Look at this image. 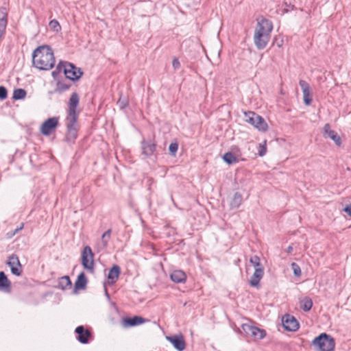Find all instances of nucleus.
Instances as JSON below:
<instances>
[{"instance_id": "72a5a7b5", "label": "nucleus", "mask_w": 351, "mask_h": 351, "mask_svg": "<svg viewBox=\"0 0 351 351\" xmlns=\"http://www.w3.org/2000/svg\"><path fill=\"white\" fill-rule=\"evenodd\" d=\"M283 5L287 7L282 10L283 13H288L290 10H293L296 9L295 5L291 4L290 0H285V1L283 2Z\"/></svg>"}, {"instance_id": "a19ab883", "label": "nucleus", "mask_w": 351, "mask_h": 351, "mask_svg": "<svg viewBox=\"0 0 351 351\" xmlns=\"http://www.w3.org/2000/svg\"><path fill=\"white\" fill-rule=\"evenodd\" d=\"M172 66L174 69H178L180 66V63L179 60L177 58H174L172 61Z\"/></svg>"}, {"instance_id": "2f4dec72", "label": "nucleus", "mask_w": 351, "mask_h": 351, "mask_svg": "<svg viewBox=\"0 0 351 351\" xmlns=\"http://www.w3.org/2000/svg\"><path fill=\"white\" fill-rule=\"evenodd\" d=\"M178 143L176 141L172 142L169 146V153L171 156L175 157L178 150Z\"/></svg>"}, {"instance_id": "a211bd4d", "label": "nucleus", "mask_w": 351, "mask_h": 351, "mask_svg": "<svg viewBox=\"0 0 351 351\" xmlns=\"http://www.w3.org/2000/svg\"><path fill=\"white\" fill-rule=\"evenodd\" d=\"M121 273V267L118 265H113L109 269L107 278L110 285H114Z\"/></svg>"}, {"instance_id": "bb28decb", "label": "nucleus", "mask_w": 351, "mask_h": 351, "mask_svg": "<svg viewBox=\"0 0 351 351\" xmlns=\"http://www.w3.org/2000/svg\"><path fill=\"white\" fill-rule=\"evenodd\" d=\"M267 332L265 330L259 328L256 326V330H253L252 334L250 335V337H253L254 340H261L265 337Z\"/></svg>"}, {"instance_id": "f704fd0d", "label": "nucleus", "mask_w": 351, "mask_h": 351, "mask_svg": "<svg viewBox=\"0 0 351 351\" xmlns=\"http://www.w3.org/2000/svg\"><path fill=\"white\" fill-rule=\"evenodd\" d=\"M291 268L295 277H300L301 276V269L298 264L296 263H292L291 264Z\"/></svg>"}, {"instance_id": "49530a36", "label": "nucleus", "mask_w": 351, "mask_h": 351, "mask_svg": "<svg viewBox=\"0 0 351 351\" xmlns=\"http://www.w3.org/2000/svg\"><path fill=\"white\" fill-rule=\"evenodd\" d=\"M104 290H105V295L108 298H110V295L108 292V290H107V288L106 287H104Z\"/></svg>"}, {"instance_id": "9b49d317", "label": "nucleus", "mask_w": 351, "mask_h": 351, "mask_svg": "<svg viewBox=\"0 0 351 351\" xmlns=\"http://www.w3.org/2000/svg\"><path fill=\"white\" fill-rule=\"evenodd\" d=\"M147 322H149L148 319L143 318L141 316L134 315L133 317L125 316L122 317L121 320V324L123 328H128L132 327H135L143 324Z\"/></svg>"}, {"instance_id": "473e14b6", "label": "nucleus", "mask_w": 351, "mask_h": 351, "mask_svg": "<svg viewBox=\"0 0 351 351\" xmlns=\"http://www.w3.org/2000/svg\"><path fill=\"white\" fill-rule=\"evenodd\" d=\"M111 232L112 230L108 229L101 236V242L104 247L108 245V241L110 239Z\"/></svg>"}, {"instance_id": "c9c22d12", "label": "nucleus", "mask_w": 351, "mask_h": 351, "mask_svg": "<svg viewBox=\"0 0 351 351\" xmlns=\"http://www.w3.org/2000/svg\"><path fill=\"white\" fill-rule=\"evenodd\" d=\"M49 25L51 29H53L54 32H58L59 30L61 29V27L58 21L56 19H53L50 21Z\"/></svg>"}, {"instance_id": "2eb2a0df", "label": "nucleus", "mask_w": 351, "mask_h": 351, "mask_svg": "<svg viewBox=\"0 0 351 351\" xmlns=\"http://www.w3.org/2000/svg\"><path fill=\"white\" fill-rule=\"evenodd\" d=\"M166 339L178 351H183L186 348V342L182 335L167 336Z\"/></svg>"}, {"instance_id": "4be33fe9", "label": "nucleus", "mask_w": 351, "mask_h": 351, "mask_svg": "<svg viewBox=\"0 0 351 351\" xmlns=\"http://www.w3.org/2000/svg\"><path fill=\"white\" fill-rule=\"evenodd\" d=\"M72 282L69 276H64L58 278V285L56 288L61 290H66L71 289Z\"/></svg>"}, {"instance_id": "a18cd8bd", "label": "nucleus", "mask_w": 351, "mask_h": 351, "mask_svg": "<svg viewBox=\"0 0 351 351\" xmlns=\"http://www.w3.org/2000/svg\"><path fill=\"white\" fill-rule=\"evenodd\" d=\"M293 252V247L291 245H289L287 249H286V252L288 253V254H291V252Z\"/></svg>"}, {"instance_id": "39448f33", "label": "nucleus", "mask_w": 351, "mask_h": 351, "mask_svg": "<svg viewBox=\"0 0 351 351\" xmlns=\"http://www.w3.org/2000/svg\"><path fill=\"white\" fill-rule=\"evenodd\" d=\"M245 121L253 125L258 130L265 132L268 129V125L264 118L252 111L245 112Z\"/></svg>"}, {"instance_id": "9d476101", "label": "nucleus", "mask_w": 351, "mask_h": 351, "mask_svg": "<svg viewBox=\"0 0 351 351\" xmlns=\"http://www.w3.org/2000/svg\"><path fill=\"white\" fill-rule=\"evenodd\" d=\"M5 264L10 267L11 273L16 276H20L23 273V267L16 254H12L8 256Z\"/></svg>"}, {"instance_id": "ea45409f", "label": "nucleus", "mask_w": 351, "mask_h": 351, "mask_svg": "<svg viewBox=\"0 0 351 351\" xmlns=\"http://www.w3.org/2000/svg\"><path fill=\"white\" fill-rule=\"evenodd\" d=\"M284 40L281 37H275L273 40L272 45H276L278 47H281L283 45Z\"/></svg>"}, {"instance_id": "7c9ffc66", "label": "nucleus", "mask_w": 351, "mask_h": 351, "mask_svg": "<svg viewBox=\"0 0 351 351\" xmlns=\"http://www.w3.org/2000/svg\"><path fill=\"white\" fill-rule=\"evenodd\" d=\"M250 263L256 268L264 269L263 266L261 263L260 258L256 256H252L250 258Z\"/></svg>"}, {"instance_id": "393cba45", "label": "nucleus", "mask_w": 351, "mask_h": 351, "mask_svg": "<svg viewBox=\"0 0 351 351\" xmlns=\"http://www.w3.org/2000/svg\"><path fill=\"white\" fill-rule=\"evenodd\" d=\"M243 201L242 195L239 192H236L234 194L233 198L230 201V206L232 209L238 208L241 204Z\"/></svg>"}, {"instance_id": "c03bdc74", "label": "nucleus", "mask_w": 351, "mask_h": 351, "mask_svg": "<svg viewBox=\"0 0 351 351\" xmlns=\"http://www.w3.org/2000/svg\"><path fill=\"white\" fill-rule=\"evenodd\" d=\"M14 236V234L12 233V231H9L6 233V238L7 239H11L12 237H13Z\"/></svg>"}, {"instance_id": "412c9836", "label": "nucleus", "mask_w": 351, "mask_h": 351, "mask_svg": "<svg viewBox=\"0 0 351 351\" xmlns=\"http://www.w3.org/2000/svg\"><path fill=\"white\" fill-rule=\"evenodd\" d=\"M170 279L175 283H183L186 280V275L182 270H174L170 274Z\"/></svg>"}, {"instance_id": "5701e85b", "label": "nucleus", "mask_w": 351, "mask_h": 351, "mask_svg": "<svg viewBox=\"0 0 351 351\" xmlns=\"http://www.w3.org/2000/svg\"><path fill=\"white\" fill-rule=\"evenodd\" d=\"M71 86V84H66L62 82L61 80H58L54 90L49 91V94H53V93L62 94L69 90Z\"/></svg>"}, {"instance_id": "dca6fc26", "label": "nucleus", "mask_w": 351, "mask_h": 351, "mask_svg": "<svg viewBox=\"0 0 351 351\" xmlns=\"http://www.w3.org/2000/svg\"><path fill=\"white\" fill-rule=\"evenodd\" d=\"M75 332L77 335V339L79 342L82 344H86L89 343V338L91 336V332L86 330L84 326H78Z\"/></svg>"}, {"instance_id": "58836bf2", "label": "nucleus", "mask_w": 351, "mask_h": 351, "mask_svg": "<svg viewBox=\"0 0 351 351\" xmlns=\"http://www.w3.org/2000/svg\"><path fill=\"white\" fill-rule=\"evenodd\" d=\"M8 97V90L5 86H0V100H5Z\"/></svg>"}, {"instance_id": "6ab92c4d", "label": "nucleus", "mask_w": 351, "mask_h": 351, "mask_svg": "<svg viewBox=\"0 0 351 351\" xmlns=\"http://www.w3.org/2000/svg\"><path fill=\"white\" fill-rule=\"evenodd\" d=\"M264 275V269L256 268L253 275L249 281V284L252 287L259 288L260 280Z\"/></svg>"}, {"instance_id": "aec40b11", "label": "nucleus", "mask_w": 351, "mask_h": 351, "mask_svg": "<svg viewBox=\"0 0 351 351\" xmlns=\"http://www.w3.org/2000/svg\"><path fill=\"white\" fill-rule=\"evenodd\" d=\"M0 291L4 293H10L12 283L4 271H0Z\"/></svg>"}, {"instance_id": "79ce46f5", "label": "nucleus", "mask_w": 351, "mask_h": 351, "mask_svg": "<svg viewBox=\"0 0 351 351\" xmlns=\"http://www.w3.org/2000/svg\"><path fill=\"white\" fill-rule=\"evenodd\" d=\"M343 211L350 217H351V204L346 205L343 208Z\"/></svg>"}, {"instance_id": "b1692460", "label": "nucleus", "mask_w": 351, "mask_h": 351, "mask_svg": "<svg viewBox=\"0 0 351 351\" xmlns=\"http://www.w3.org/2000/svg\"><path fill=\"white\" fill-rule=\"evenodd\" d=\"M313 306V301L311 298L306 296L300 301V307L304 312L311 311Z\"/></svg>"}, {"instance_id": "f03ea898", "label": "nucleus", "mask_w": 351, "mask_h": 351, "mask_svg": "<svg viewBox=\"0 0 351 351\" xmlns=\"http://www.w3.org/2000/svg\"><path fill=\"white\" fill-rule=\"evenodd\" d=\"M32 63L39 70L48 71L53 68L56 60L52 48L47 45L36 47L32 53Z\"/></svg>"}, {"instance_id": "6e6552de", "label": "nucleus", "mask_w": 351, "mask_h": 351, "mask_svg": "<svg viewBox=\"0 0 351 351\" xmlns=\"http://www.w3.org/2000/svg\"><path fill=\"white\" fill-rule=\"evenodd\" d=\"M63 73L65 77L72 82L78 81L83 75L84 72L79 67L72 62L64 61Z\"/></svg>"}, {"instance_id": "20e7f679", "label": "nucleus", "mask_w": 351, "mask_h": 351, "mask_svg": "<svg viewBox=\"0 0 351 351\" xmlns=\"http://www.w3.org/2000/svg\"><path fill=\"white\" fill-rule=\"evenodd\" d=\"M311 345L316 351H333L335 341L331 335L323 332L314 338Z\"/></svg>"}, {"instance_id": "1a4fd4ad", "label": "nucleus", "mask_w": 351, "mask_h": 351, "mask_svg": "<svg viewBox=\"0 0 351 351\" xmlns=\"http://www.w3.org/2000/svg\"><path fill=\"white\" fill-rule=\"evenodd\" d=\"M59 117L47 119L40 127V132L45 136H49L60 125Z\"/></svg>"}, {"instance_id": "a878e982", "label": "nucleus", "mask_w": 351, "mask_h": 351, "mask_svg": "<svg viewBox=\"0 0 351 351\" xmlns=\"http://www.w3.org/2000/svg\"><path fill=\"white\" fill-rule=\"evenodd\" d=\"M222 158L223 161L228 165H231L239 162L238 158L236 157L235 155L231 152L225 153L223 155Z\"/></svg>"}, {"instance_id": "cd10ccee", "label": "nucleus", "mask_w": 351, "mask_h": 351, "mask_svg": "<svg viewBox=\"0 0 351 351\" xmlns=\"http://www.w3.org/2000/svg\"><path fill=\"white\" fill-rule=\"evenodd\" d=\"M64 64H65L64 61L60 60L57 64L56 69L51 73V75L56 82L58 80H60L59 78V74L62 71H63V66H64Z\"/></svg>"}, {"instance_id": "c85d7f7f", "label": "nucleus", "mask_w": 351, "mask_h": 351, "mask_svg": "<svg viewBox=\"0 0 351 351\" xmlns=\"http://www.w3.org/2000/svg\"><path fill=\"white\" fill-rule=\"evenodd\" d=\"M27 92L23 88H16L14 90L12 99L14 100H21L25 98Z\"/></svg>"}, {"instance_id": "4468645a", "label": "nucleus", "mask_w": 351, "mask_h": 351, "mask_svg": "<svg viewBox=\"0 0 351 351\" xmlns=\"http://www.w3.org/2000/svg\"><path fill=\"white\" fill-rule=\"evenodd\" d=\"M299 85L302 90L303 93V102L305 106H310L312 103L313 94L311 91V88L307 82L303 80L299 81Z\"/></svg>"}, {"instance_id": "37998d69", "label": "nucleus", "mask_w": 351, "mask_h": 351, "mask_svg": "<svg viewBox=\"0 0 351 351\" xmlns=\"http://www.w3.org/2000/svg\"><path fill=\"white\" fill-rule=\"evenodd\" d=\"M23 226L24 224L22 223L19 227L16 228L14 230H12V233L15 235L18 232L23 228Z\"/></svg>"}, {"instance_id": "423d86ee", "label": "nucleus", "mask_w": 351, "mask_h": 351, "mask_svg": "<svg viewBox=\"0 0 351 351\" xmlns=\"http://www.w3.org/2000/svg\"><path fill=\"white\" fill-rule=\"evenodd\" d=\"M95 254L89 245H86L81 253V264L83 268L91 274L94 273Z\"/></svg>"}, {"instance_id": "f257e3e1", "label": "nucleus", "mask_w": 351, "mask_h": 351, "mask_svg": "<svg viewBox=\"0 0 351 351\" xmlns=\"http://www.w3.org/2000/svg\"><path fill=\"white\" fill-rule=\"evenodd\" d=\"M80 104V96L73 93L68 101V110L65 119L66 132L64 141L69 144H74L78 136L80 125L77 122L80 110L77 107Z\"/></svg>"}, {"instance_id": "e433bc0d", "label": "nucleus", "mask_w": 351, "mask_h": 351, "mask_svg": "<svg viewBox=\"0 0 351 351\" xmlns=\"http://www.w3.org/2000/svg\"><path fill=\"white\" fill-rule=\"evenodd\" d=\"M267 152L266 141L263 144L260 143L258 148V154L259 156L263 157Z\"/></svg>"}, {"instance_id": "4c0bfd02", "label": "nucleus", "mask_w": 351, "mask_h": 351, "mask_svg": "<svg viewBox=\"0 0 351 351\" xmlns=\"http://www.w3.org/2000/svg\"><path fill=\"white\" fill-rule=\"evenodd\" d=\"M118 105L121 109L127 108L129 105L128 99L126 97H120L117 101Z\"/></svg>"}, {"instance_id": "7ed1b4c3", "label": "nucleus", "mask_w": 351, "mask_h": 351, "mask_svg": "<svg viewBox=\"0 0 351 351\" xmlns=\"http://www.w3.org/2000/svg\"><path fill=\"white\" fill-rule=\"evenodd\" d=\"M273 29L272 22L261 16L257 19V25L254 34V43L258 50L265 48L271 37V32Z\"/></svg>"}, {"instance_id": "ddd939ff", "label": "nucleus", "mask_w": 351, "mask_h": 351, "mask_svg": "<svg viewBox=\"0 0 351 351\" xmlns=\"http://www.w3.org/2000/svg\"><path fill=\"white\" fill-rule=\"evenodd\" d=\"M322 134L325 138H328L333 141L337 146L340 147L341 145L342 141L340 136L337 132L331 130L330 125L329 123H326L324 125Z\"/></svg>"}, {"instance_id": "f8f14e48", "label": "nucleus", "mask_w": 351, "mask_h": 351, "mask_svg": "<svg viewBox=\"0 0 351 351\" xmlns=\"http://www.w3.org/2000/svg\"><path fill=\"white\" fill-rule=\"evenodd\" d=\"M282 324L287 331L295 332L298 330L300 324L297 319L289 314H286L282 317Z\"/></svg>"}, {"instance_id": "0eeeda50", "label": "nucleus", "mask_w": 351, "mask_h": 351, "mask_svg": "<svg viewBox=\"0 0 351 351\" xmlns=\"http://www.w3.org/2000/svg\"><path fill=\"white\" fill-rule=\"evenodd\" d=\"M157 143L153 138L145 139L143 138L141 141V154L146 158H150L154 156L157 158L158 152L156 151Z\"/></svg>"}, {"instance_id": "c756f323", "label": "nucleus", "mask_w": 351, "mask_h": 351, "mask_svg": "<svg viewBox=\"0 0 351 351\" xmlns=\"http://www.w3.org/2000/svg\"><path fill=\"white\" fill-rule=\"evenodd\" d=\"M243 332L245 334L246 337H250L252 334L253 330H256V326H252L249 324H243L241 325Z\"/></svg>"}, {"instance_id": "f3484780", "label": "nucleus", "mask_w": 351, "mask_h": 351, "mask_svg": "<svg viewBox=\"0 0 351 351\" xmlns=\"http://www.w3.org/2000/svg\"><path fill=\"white\" fill-rule=\"evenodd\" d=\"M88 284V278L84 271L80 272L74 283L73 293L76 294L78 291L86 289Z\"/></svg>"}]
</instances>
